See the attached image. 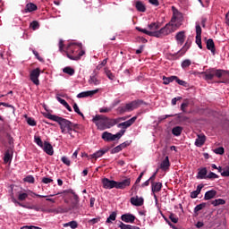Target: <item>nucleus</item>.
<instances>
[{"label":"nucleus","mask_w":229,"mask_h":229,"mask_svg":"<svg viewBox=\"0 0 229 229\" xmlns=\"http://www.w3.org/2000/svg\"><path fill=\"white\" fill-rule=\"evenodd\" d=\"M120 120H122V118H108V116H105V114H96L92 118V123H95L98 130L105 131L115 126Z\"/></svg>","instance_id":"f03ea898"},{"label":"nucleus","mask_w":229,"mask_h":229,"mask_svg":"<svg viewBox=\"0 0 229 229\" xmlns=\"http://www.w3.org/2000/svg\"><path fill=\"white\" fill-rule=\"evenodd\" d=\"M118 227L120 229H140L139 226L126 225V224L123 223L122 221H119Z\"/></svg>","instance_id":"a878e982"},{"label":"nucleus","mask_w":229,"mask_h":229,"mask_svg":"<svg viewBox=\"0 0 229 229\" xmlns=\"http://www.w3.org/2000/svg\"><path fill=\"white\" fill-rule=\"evenodd\" d=\"M214 152L217 155L225 154V148L223 147L217 148L214 150Z\"/></svg>","instance_id":"6e6d98bb"},{"label":"nucleus","mask_w":229,"mask_h":229,"mask_svg":"<svg viewBox=\"0 0 229 229\" xmlns=\"http://www.w3.org/2000/svg\"><path fill=\"white\" fill-rule=\"evenodd\" d=\"M116 218H117V212H112V214H110L109 216L107 217L106 223L112 224V221H115Z\"/></svg>","instance_id":"4c0bfd02"},{"label":"nucleus","mask_w":229,"mask_h":229,"mask_svg":"<svg viewBox=\"0 0 229 229\" xmlns=\"http://www.w3.org/2000/svg\"><path fill=\"white\" fill-rule=\"evenodd\" d=\"M162 187H163V184L160 182H155L151 183L152 192H160V191H162Z\"/></svg>","instance_id":"393cba45"},{"label":"nucleus","mask_w":229,"mask_h":229,"mask_svg":"<svg viewBox=\"0 0 229 229\" xmlns=\"http://www.w3.org/2000/svg\"><path fill=\"white\" fill-rule=\"evenodd\" d=\"M221 175L224 177L229 176V166H227L225 169L223 170V172L221 173Z\"/></svg>","instance_id":"69168bd1"},{"label":"nucleus","mask_w":229,"mask_h":229,"mask_svg":"<svg viewBox=\"0 0 229 229\" xmlns=\"http://www.w3.org/2000/svg\"><path fill=\"white\" fill-rule=\"evenodd\" d=\"M217 191L215 190H210L207 191L204 195V200H211L216 198Z\"/></svg>","instance_id":"b1692460"},{"label":"nucleus","mask_w":229,"mask_h":229,"mask_svg":"<svg viewBox=\"0 0 229 229\" xmlns=\"http://www.w3.org/2000/svg\"><path fill=\"white\" fill-rule=\"evenodd\" d=\"M172 12H174V15L172 16L171 22L172 24H174L176 20H181V18H182V14L174 6H172Z\"/></svg>","instance_id":"4468645a"},{"label":"nucleus","mask_w":229,"mask_h":229,"mask_svg":"<svg viewBox=\"0 0 229 229\" xmlns=\"http://www.w3.org/2000/svg\"><path fill=\"white\" fill-rule=\"evenodd\" d=\"M182 127L177 126V127H174V129H172V134H174V136H180L182 132Z\"/></svg>","instance_id":"c9c22d12"},{"label":"nucleus","mask_w":229,"mask_h":229,"mask_svg":"<svg viewBox=\"0 0 229 229\" xmlns=\"http://www.w3.org/2000/svg\"><path fill=\"white\" fill-rule=\"evenodd\" d=\"M131 144V142L129 141H125L122 144H120L119 146H117L116 148H113L111 150V154H117L118 152H120L122 149L125 148L126 147H128Z\"/></svg>","instance_id":"412c9836"},{"label":"nucleus","mask_w":229,"mask_h":229,"mask_svg":"<svg viewBox=\"0 0 229 229\" xmlns=\"http://www.w3.org/2000/svg\"><path fill=\"white\" fill-rule=\"evenodd\" d=\"M195 30H196V37H201V34H202L201 26L197 24L195 27Z\"/></svg>","instance_id":"3c124183"},{"label":"nucleus","mask_w":229,"mask_h":229,"mask_svg":"<svg viewBox=\"0 0 229 229\" xmlns=\"http://www.w3.org/2000/svg\"><path fill=\"white\" fill-rule=\"evenodd\" d=\"M190 47H191V43H189V41H186L184 44V47H182V49L181 51H183L184 53H186V51H188Z\"/></svg>","instance_id":"680f3d73"},{"label":"nucleus","mask_w":229,"mask_h":229,"mask_svg":"<svg viewBox=\"0 0 229 229\" xmlns=\"http://www.w3.org/2000/svg\"><path fill=\"white\" fill-rule=\"evenodd\" d=\"M191 65V61L189 59H186L184 61H182V64H181V67H182V69H186L189 68Z\"/></svg>","instance_id":"c03bdc74"},{"label":"nucleus","mask_w":229,"mask_h":229,"mask_svg":"<svg viewBox=\"0 0 229 229\" xmlns=\"http://www.w3.org/2000/svg\"><path fill=\"white\" fill-rule=\"evenodd\" d=\"M63 72L68 74L69 76H73L75 74V70L70 66L64 67Z\"/></svg>","instance_id":"2f4dec72"},{"label":"nucleus","mask_w":229,"mask_h":229,"mask_svg":"<svg viewBox=\"0 0 229 229\" xmlns=\"http://www.w3.org/2000/svg\"><path fill=\"white\" fill-rule=\"evenodd\" d=\"M185 31H179L177 32V35H175V40H177V43L183 45V43L185 42Z\"/></svg>","instance_id":"4be33fe9"},{"label":"nucleus","mask_w":229,"mask_h":229,"mask_svg":"<svg viewBox=\"0 0 229 229\" xmlns=\"http://www.w3.org/2000/svg\"><path fill=\"white\" fill-rule=\"evenodd\" d=\"M33 54H34V56H36V58L38 59V61L41 62V63H44V59L43 57L39 56V54L38 51L36 50H32Z\"/></svg>","instance_id":"5fc2aeb1"},{"label":"nucleus","mask_w":229,"mask_h":229,"mask_svg":"<svg viewBox=\"0 0 229 229\" xmlns=\"http://www.w3.org/2000/svg\"><path fill=\"white\" fill-rule=\"evenodd\" d=\"M38 10V6L36 5V4H32V3H30V4H28L27 5H26V8H25V12L26 13H31V12H34V11H37Z\"/></svg>","instance_id":"7c9ffc66"},{"label":"nucleus","mask_w":229,"mask_h":229,"mask_svg":"<svg viewBox=\"0 0 229 229\" xmlns=\"http://www.w3.org/2000/svg\"><path fill=\"white\" fill-rule=\"evenodd\" d=\"M121 220L126 224H133L136 220V216L131 213L122 215Z\"/></svg>","instance_id":"9d476101"},{"label":"nucleus","mask_w":229,"mask_h":229,"mask_svg":"<svg viewBox=\"0 0 229 229\" xmlns=\"http://www.w3.org/2000/svg\"><path fill=\"white\" fill-rule=\"evenodd\" d=\"M157 173H158V170H157V172L154 173V174L148 179L149 182H151V184L154 183V182H155V179H156V176H157Z\"/></svg>","instance_id":"774afa93"},{"label":"nucleus","mask_w":229,"mask_h":229,"mask_svg":"<svg viewBox=\"0 0 229 229\" xmlns=\"http://www.w3.org/2000/svg\"><path fill=\"white\" fill-rule=\"evenodd\" d=\"M207 178H208V179H217V178H219V176H218L216 174H215V173H213V172H210V173L207 175Z\"/></svg>","instance_id":"bf43d9fd"},{"label":"nucleus","mask_w":229,"mask_h":229,"mask_svg":"<svg viewBox=\"0 0 229 229\" xmlns=\"http://www.w3.org/2000/svg\"><path fill=\"white\" fill-rule=\"evenodd\" d=\"M30 27L36 30L37 29L39 28V23L37 21H34L33 22L30 23Z\"/></svg>","instance_id":"0e129e2a"},{"label":"nucleus","mask_w":229,"mask_h":229,"mask_svg":"<svg viewBox=\"0 0 229 229\" xmlns=\"http://www.w3.org/2000/svg\"><path fill=\"white\" fill-rule=\"evenodd\" d=\"M143 104H144V101L142 99L133 100L130 103L125 104L124 106H118L117 112L120 114H123L124 113L131 112V111L139 108Z\"/></svg>","instance_id":"423d86ee"},{"label":"nucleus","mask_w":229,"mask_h":229,"mask_svg":"<svg viewBox=\"0 0 229 229\" xmlns=\"http://www.w3.org/2000/svg\"><path fill=\"white\" fill-rule=\"evenodd\" d=\"M64 226H69L71 229H77L79 225L78 222L75 220L70 221L64 225Z\"/></svg>","instance_id":"ea45409f"},{"label":"nucleus","mask_w":229,"mask_h":229,"mask_svg":"<svg viewBox=\"0 0 229 229\" xmlns=\"http://www.w3.org/2000/svg\"><path fill=\"white\" fill-rule=\"evenodd\" d=\"M203 187H204L203 184H199V185L197 186L196 191H191V192L190 193V198H191V199H197L198 196H199V194H200V192H201Z\"/></svg>","instance_id":"aec40b11"},{"label":"nucleus","mask_w":229,"mask_h":229,"mask_svg":"<svg viewBox=\"0 0 229 229\" xmlns=\"http://www.w3.org/2000/svg\"><path fill=\"white\" fill-rule=\"evenodd\" d=\"M137 118L138 116H133L132 118L127 120L126 122H122L121 123H118L117 127L123 129L129 128L136 122Z\"/></svg>","instance_id":"9b49d317"},{"label":"nucleus","mask_w":229,"mask_h":229,"mask_svg":"<svg viewBox=\"0 0 229 229\" xmlns=\"http://www.w3.org/2000/svg\"><path fill=\"white\" fill-rule=\"evenodd\" d=\"M25 182H30V183H34L35 182V178L32 175H28L25 179Z\"/></svg>","instance_id":"4d7b16f0"},{"label":"nucleus","mask_w":229,"mask_h":229,"mask_svg":"<svg viewBox=\"0 0 229 229\" xmlns=\"http://www.w3.org/2000/svg\"><path fill=\"white\" fill-rule=\"evenodd\" d=\"M175 82H176L177 84H179L180 86H182V87H187V85H188V82H187V81L179 79L178 76H176Z\"/></svg>","instance_id":"09e8293b"},{"label":"nucleus","mask_w":229,"mask_h":229,"mask_svg":"<svg viewBox=\"0 0 229 229\" xmlns=\"http://www.w3.org/2000/svg\"><path fill=\"white\" fill-rule=\"evenodd\" d=\"M27 123L30 126H36L37 122L34 120V118H27Z\"/></svg>","instance_id":"13d9d810"},{"label":"nucleus","mask_w":229,"mask_h":229,"mask_svg":"<svg viewBox=\"0 0 229 229\" xmlns=\"http://www.w3.org/2000/svg\"><path fill=\"white\" fill-rule=\"evenodd\" d=\"M72 107L76 114H78L80 116H81L82 119H85L84 114L81 111L77 103H73Z\"/></svg>","instance_id":"e433bc0d"},{"label":"nucleus","mask_w":229,"mask_h":229,"mask_svg":"<svg viewBox=\"0 0 229 229\" xmlns=\"http://www.w3.org/2000/svg\"><path fill=\"white\" fill-rule=\"evenodd\" d=\"M102 140H104L105 141L110 142V141H114L117 140V136L109 133L108 131H105L102 134Z\"/></svg>","instance_id":"2eb2a0df"},{"label":"nucleus","mask_w":229,"mask_h":229,"mask_svg":"<svg viewBox=\"0 0 229 229\" xmlns=\"http://www.w3.org/2000/svg\"><path fill=\"white\" fill-rule=\"evenodd\" d=\"M179 27H180V25H178V24L169 22L164 28H162L160 30L155 31V37L161 38L162 36H167L170 33L174 32L175 30Z\"/></svg>","instance_id":"0eeeda50"},{"label":"nucleus","mask_w":229,"mask_h":229,"mask_svg":"<svg viewBox=\"0 0 229 229\" xmlns=\"http://www.w3.org/2000/svg\"><path fill=\"white\" fill-rule=\"evenodd\" d=\"M45 117L57 123L63 134L68 133L71 137H73L72 133L71 132L72 122L70 120H66V118H61V116H56V114L50 113H47Z\"/></svg>","instance_id":"20e7f679"},{"label":"nucleus","mask_w":229,"mask_h":229,"mask_svg":"<svg viewBox=\"0 0 229 229\" xmlns=\"http://www.w3.org/2000/svg\"><path fill=\"white\" fill-rule=\"evenodd\" d=\"M98 73L96 71H94L89 80V85L98 86L101 84V80L98 79Z\"/></svg>","instance_id":"1a4fd4ad"},{"label":"nucleus","mask_w":229,"mask_h":229,"mask_svg":"<svg viewBox=\"0 0 229 229\" xmlns=\"http://www.w3.org/2000/svg\"><path fill=\"white\" fill-rule=\"evenodd\" d=\"M169 219H170V220L172 221V223H174V224H177L178 221H179L177 216H176L175 214H174V213H171V214H170Z\"/></svg>","instance_id":"8fccbe9b"},{"label":"nucleus","mask_w":229,"mask_h":229,"mask_svg":"<svg viewBox=\"0 0 229 229\" xmlns=\"http://www.w3.org/2000/svg\"><path fill=\"white\" fill-rule=\"evenodd\" d=\"M70 194H72L73 196V202H78L80 203V197L78 194L73 190H69Z\"/></svg>","instance_id":"de8ad7c7"},{"label":"nucleus","mask_w":229,"mask_h":229,"mask_svg":"<svg viewBox=\"0 0 229 229\" xmlns=\"http://www.w3.org/2000/svg\"><path fill=\"white\" fill-rule=\"evenodd\" d=\"M225 204H226V201L223 199H217L212 200L211 202V205H213L214 207H218Z\"/></svg>","instance_id":"72a5a7b5"},{"label":"nucleus","mask_w":229,"mask_h":229,"mask_svg":"<svg viewBox=\"0 0 229 229\" xmlns=\"http://www.w3.org/2000/svg\"><path fill=\"white\" fill-rule=\"evenodd\" d=\"M136 9L139 11V12H141V13H144L145 11H146V7H145V5L141 3V2H140V1H138L137 3H136Z\"/></svg>","instance_id":"a19ab883"},{"label":"nucleus","mask_w":229,"mask_h":229,"mask_svg":"<svg viewBox=\"0 0 229 229\" xmlns=\"http://www.w3.org/2000/svg\"><path fill=\"white\" fill-rule=\"evenodd\" d=\"M104 72L110 81H115V74H114L108 68H105Z\"/></svg>","instance_id":"c756f323"},{"label":"nucleus","mask_w":229,"mask_h":229,"mask_svg":"<svg viewBox=\"0 0 229 229\" xmlns=\"http://www.w3.org/2000/svg\"><path fill=\"white\" fill-rule=\"evenodd\" d=\"M189 106V102L185 101L181 104V110L183 111L184 113L186 112V108Z\"/></svg>","instance_id":"e2e57ef3"},{"label":"nucleus","mask_w":229,"mask_h":229,"mask_svg":"<svg viewBox=\"0 0 229 229\" xmlns=\"http://www.w3.org/2000/svg\"><path fill=\"white\" fill-rule=\"evenodd\" d=\"M39 77H40V69L39 68H36L31 71L30 80L34 83V85H36V86L39 85V80H38Z\"/></svg>","instance_id":"6e6552de"},{"label":"nucleus","mask_w":229,"mask_h":229,"mask_svg":"<svg viewBox=\"0 0 229 229\" xmlns=\"http://www.w3.org/2000/svg\"><path fill=\"white\" fill-rule=\"evenodd\" d=\"M206 140H207V137L203 134H199L197 136V139L194 144L196 147L201 148L205 144Z\"/></svg>","instance_id":"dca6fc26"},{"label":"nucleus","mask_w":229,"mask_h":229,"mask_svg":"<svg viewBox=\"0 0 229 229\" xmlns=\"http://www.w3.org/2000/svg\"><path fill=\"white\" fill-rule=\"evenodd\" d=\"M206 47L208 51H211L212 55H216V45L212 38L207 40Z\"/></svg>","instance_id":"f3484780"},{"label":"nucleus","mask_w":229,"mask_h":229,"mask_svg":"<svg viewBox=\"0 0 229 229\" xmlns=\"http://www.w3.org/2000/svg\"><path fill=\"white\" fill-rule=\"evenodd\" d=\"M195 38V43L198 45V47L199 49H203L201 36H196Z\"/></svg>","instance_id":"49530a36"},{"label":"nucleus","mask_w":229,"mask_h":229,"mask_svg":"<svg viewBox=\"0 0 229 229\" xmlns=\"http://www.w3.org/2000/svg\"><path fill=\"white\" fill-rule=\"evenodd\" d=\"M171 164H170V161H169V157H166L165 159L161 163V169L164 170V171H166L169 169Z\"/></svg>","instance_id":"cd10ccee"},{"label":"nucleus","mask_w":229,"mask_h":229,"mask_svg":"<svg viewBox=\"0 0 229 229\" xmlns=\"http://www.w3.org/2000/svg\"><path fill=\"white\" fill-rule=\"evenodd\" d=\"M206 81H212L215 77L222 79L218 83H227L229 81V72L222 69L209 68L200 72Z\"/></svg>","instance_id":"f257e3e1"},{"label":"nucleus","mask_w":229,"mask_h":229,"mask_svg":"<svg viewBox=\"0 0 229 229\" xmlns=\"http://www.w3.org/2000/svg\"><path fill=\"white\" fill-rule=\"evenodd\" d=\"M41 182H43V183H45V184H48V183L53 182V179L52 178H48V177H43Z\"/></svg>","instance_id":"338daca9"},{"label":"nucleus","mask_w":229,"mask_h":229,"mask_svg":"<svg viewBox=\"0 0 229 229\" xmlns=\"http://www.w3.org/2000/svg\"><path fill=\"white\" fill-rule=\"evenodd\" d=\"M161 27L160 23L157 22H152L148 25V28L150 30H157Z\"/></svg>","instance_id":"37998d69"},{"label":"nucleus","mask_w":229,"mask_h":229,"mask_svg":"<svg viewBox=\"0 0 229 229\" xmlns=\"http://www.w3.org/2000/svg\"><path fill=\"white\" fill-rule=\"evenodd\" d=\"M97 93H98V89L82 91L77 95V98H85L92 97V96L96 95Z\"/></svg>","instance_id":"f8f14e48"},{"label":"nucleus","mask_w":229,"mask_h":229,"mask_svg":"<svg viewBox=\"0 0 229 229\" xmlns=\"http://www.w3.org/2000/svg\"><path fill=\"white\" fill-rule=\"evenodd\" d=\"M85 50L82 49L81 43H69L66 47L65 54L71 61H79L84 56Z\"/></svg>","instance_id":"7ed1b4c3"},{"label":"nucleus","mask_w":229,"mask_h":229,"mask_svg":"<svg viewBox=\"0 0 229 229\" xmlns=\"http://www.w3.org/2000/svg\"><path fill=\"white\" fill-rule=\"evenodd\" d=\"M136 30H137L138 31H140V32H142V33H145V34H147V35H148V36H150V37H156V31H148V30H145V29H141V28H140V27H136Z\"/></svg>","instance_id":"f704fd0d"},{"label":"nucleus","mask_w":229,"mask_h":229,"mask_svg":"<svg viewBox=\"0 0 229 229\" xmlns=\"http://www.w3.org/2000/svg\"><path fill=\"white\" fill-rule=\"evenodd\" d=\"M131 185V178H126L121 182L110 180L108 178L102 179V187L103 189L112 190V189H126V187H130Z\"/></svg>","instance_id":"39448f33"},{"label":"nucleus","mask_w":229,"mask_h":229,"mask_svg":"<svg viewBox=\"0 0 229 229\" xmlns=\"http://www.w3.org/2000/svg\"><path fill=\"white\" fill-rule=\"evenodd\" d=\"M144 174H145V172H142L140 174V176L137 178V180H136V182H135V184L132 186V190L133 189H136V185H138V183H140V181H141V178H142V176L144 175Z\"/></svg>","instance_id":"603ef678"},{"label":"nucleus","mask_w":229,"mask_h":229,"mask_svg":"<svg viewBox=\"0 0 229 229\" xmlns=\"http://www.w3.org/2000/svg\"><path fill=\"white\" fill-rule=\"evenodd\" d=\"M27 198H28V194H27V193H21V194L19 195V197H18V199H19L20 201H24V200L27 199Z\"/></svg>","instance_id":"052dcab7"},{"label":"nucleus","mask_w":229,"mask_h":229,"mask_svg":"<svg viewBox=\"0 0 229 229\" xmlns=\"http://www.w3.org/2000/svg\"><path fill=\"white\" fill-rule=\"evenodd\" d=\"M42 148H43V151H45L48 156L54 155L53 146L49 142L45 141Z\"/></svg>","instance_id":"a211bd4d"},{"label":"nucleus","mask_w":229,"mask_h":229,"mask_svg":"<svg viewBox=\"0 0 229 229\" xmlns=\"http://www.w3.org/2000/svg\"><path fill=\"white\" fill-rule=\"evenodd\" d=\"M131 203L134 207H142L144 204V199L142 197L139 198L138 196L131 198Z\"/></svg>","instance_id":"ddd939ff"},{"label":"nucleus","mask_w":229,"mask_h":229,"mask_svg":"<svg viewBox=\"0 0 229 229\" xmlns=\"http://www.w3.org/2000/svg\"><path fill=\"white\" fill-rule=\"evenodd\" d=\"M68 212L76 213L80 210V202L72 201L70 206L67 208Z\"/></svg>","instance_id":"6ab92c4d"},{"label":"nucleus","mask_w":229,"mask_h":229,"mask_svg":"<svg viewBox=\"0 0 229 229\" xmlns=\"http://www.w3.org/2000/svg\"><path fill=\"white\" fill-rule=\"evenodd\" d=\"M106 152V150H99V151H97V152H95L94 154H92L91 156H89L90 157V159H93V158H95V159H97V158H99V157H101L103 155H105V153Z\"/></svg>","instance_id":"473e14b6"},{"label":"nucleus","mask_w":229,"mask_h":229,"mask_svg":"<svg viewBox=\"0 0 229 229\" xmlns=\"http://www.w3.org/2000/svg\"><path fill=\"white\" fill-rule=\"evenodd\" d=\"M208 169L203 167L202 169L199 170L197 174V179H207Z\"/></svg>","instance_id":"bb28decb"},{"label":"nucleus","mask_w":229,"mask_h":229,"mask_svg":"<svg viewBox=\"0 0 229 229\" xmlns=\"http://www.w3.org/2000/svg\"><path fill=\"white\" fill-rule=\"evenodd\" d=\"M163 81L165 85H169L170 83L176 81V76L174 75L170 77L164 76Z\"/></svg>","instance_id":"c85d7f7f"},{"label":"nucleus","mask_w":229,"mask_h":229,"mask_svg":"<svg viewBox=\"0 0 229 229\" xmlns=\"http://www.w3.org/2000/svg\"><path fill=\"white\" fill-rule=\"evenodd\" d=\"M13 155V149L11 148H8L6 150V152L4 154V161L5 164L12 162Z\"/></svg>","instance_id":"5701e85b"},{"label":"nucleus","mask_w":229,"mask_h":229,"mask_svg":"<svg viewBox=\"0 0 229 229\" xmlns=\"http://www.w3.org/2000/svg\"><path fill=\"white\" fill-rule=\"evenodd\" d=\"M61 161H62L64 165H66L67 166H70V165H71V160H70L68 157H63L61 158Z\"/></svg>","instance_id":"864d4df0"},{"label":"nucleus","mask_w":229,"mask_h":229,"mask_svg":"<svg viewBox=\"0 0 229 229\" xmlns=\"http://www.w3.org/2000/svg\"><path fill=\"white\" fill-rule=\"evenodd\" d=\"M206 207H207V203H205V202H202V203L197 205L194 208V213L197 214L198 212L203 210Z\"/></svg>","instance_id":"58836bf2"},{"label":"nucleus","mask_w":229,"mask_h":229,"mask_svg":"<svg viewBox=\"0 0 229 229\" xmlns=\"http://www.w3.org/2000/svg\"><path fill=\"white\" fill-rule=\"evenodd\" d=\"M34 142H36V144H38V146H39V148L44 147V143H43L41 138L38 136H34Z\"/></svg>","instance_id":"a18cd8bd"},{"label":"nucleus","mask_w":229,"mask_h":229,"mask_svg":"<svg viewBox=\"0 0 229 229\" xmlns=\"http://www.w3.org/2000/svg\"><path fill=\"white\" fill-rule=\"evenodd\" d=\"M57 214H66L69 213L67 207H58L56 209Z\"/></svg>","instance_id":"79ce46f5"}]
</instances>
